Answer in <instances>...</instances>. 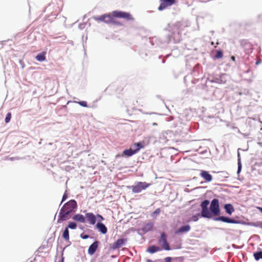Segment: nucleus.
Segmentation results:
<instances>
[{
    "label": "nucleus",
    "instance_id": "nucleus-35",
    "mask_svg": "<svg viewBox=\"0 0 262 262\" xmlns=\"http://www.w3.org/2000/svg\"><path fill=\"white\" fill-rule=\"evenodd\" d=\"M121 156V155H117L116 156V158H119V157H120Z\"/></svg>",
    "mask_w": 262,
    "mask_h": 262
},
{
    "label": "nucleus",
    "instance_id": "nucleus-10",
    "mask_svg": "<svg viewBox=\"0 0 262 262\" xmlns=\"http://www.w3.org/2000/svg\"><path fill=\"white\" fill-rule=\"evenodd\" d=\"M98 245L99 242L98 241H95L91 245L88 249V253L91 255H93L98 248Z\"/></svg>",
    "mask_w": 262,
    "mask_h": 262
},
{
    "label": "nucleus",
    "instance_id": "nucleus-24",
    "mask_svg": "<svg viewBox=\"0 0 262 262\" xmlns=\"http://www.w3.org/2000/svg\"><path fill=\"white\" fill-rule=\"evenodd\" d=\"M253 255L255 259L256 260L262 259V251L254 253Z\"/></svg>",
    "mask_w": 262,
    "mask_h": 262
},
{
    "label": "nucleus",
    "instance_id": "nucleus-3",
    "mask_svg": "<svg viewBox=\"0 0 262 262\" xmlns=\"http://www.w3.org/2000/svg\"><path fill=\"white\" fill-rule=\"evenodd\" d=\"M134 146L137 147L136 149H132L131 148L124 150L122 156L131 157L133 155L136 154L141 148L144 147L143 145L141 143H136L134 144Z\"/></svg>",
    "mask_w": 262,
    "mask_h": 262
},
{
    "label": "nucleus",
    "instance_id": "nucleus-28",
    "mask_svg": "<svg viewBox=\"0 0 262 262\" xmlns=\"http://www.w3.org/2000/svg\"><path fill=\"white\" fill-rule=\"evenodd\" d=\"M78 103L82 106L87 107V102L85 101H81L78 102Z\"/></svg>",
    "mask_w": 262,
    "mask_h": 262
},
{
    "label": "nucleus",
    "instance_id": "nucleus-11",
    "mask_svg": "<svg viewBox=\"0 0 262 262\" xmlns=\"http://www.w3.org/2000/svg\"><path fill=\"white\" fill-rule=\"evenodd\" d=\"M200 176L206 182H210L212 180V176L207 171L202 170L200 173Z\"/></svg>",
    "mask_w": 262,
    "mask_h": 262
},
{
    "label": "nucleus",
    "instance_id": "nucleus-30",
    "mask_svg": "<svg viewBox=\"0 0 262 262\" xmlns=\"http://www.w3.org/2000/svg\"><path fill=\"white\" fill-rule=\"evenodd\" d=\"M68 198L67 194L64 193V194L62 196V199L61 203H62L64 201H65Z\"/></svg>",
    "mask_w": 262,
    "mask_h": 262
},
{
    "label": "nucleus",
    "instance_id": "nucleus-29",
    "mask_svg": "<svg viewBox=\"0 0 262 262\" xmlns=\"http://www.w3.org/2000/svg\"><path fill=\"white\" fill-rule=\"evenodd\" d=\"M160 211H161L160 209V208H157V209H156V210L153 212V213H152V216H153V217H155V216H154V215H155V214H156V215H157V214H159V213H160Z\"/></svg>",
    "mask_w": 262,
    "mask_h": 262
},
{
    "label": "nucleus",
    "instance_id": "nucleus-27",
    "mask_svg": "<svg viewBox=\"0 0 262 262\" xmlns=\"http://www.w3.org/2000/svg\"><path fill=\"white\" fill-rule=\"evenodd\" d=\"M223 56V52L221 50L216 51V54L215 55V57L216 58H222Z\"/></svg>",
    "mask_w": 262,
    "mask_h": 262
},
{
    "label": "nucleus",
    "instance_id": "nucleus-1",
    "mask_svg": "<svg viewBox=\"0 0 262 262\" xmlns=\"http://www.w3.org/2000/svg\"><path fill=\"white\" fill-rule=\"evenodd\" d=\"M209 203V201L207 200H204L201 203L200 206L202 209V216L210 219L213 216L219 215L220 214V209L219 200L216 199L212 200L209 209L208 205Z\"/></svg>",
    "mask_w": 262,
    "mask_h": 262
},
{
    "label": "nucleus",
    "instance_id": "nucleus-2",
    "mask_svg": "<svg viewBox=\"0 0 262 262\" xmlns=\"http://www.w3.org/2000/svg\"><path fill=\"white\" fill-rule=\"evenodd\" d=\"M113 14L116 18H123L127 21L134 20V17L129 12L116 10L113 11Z\"/></svg>",
    "mask_w": 262,
    "mask_h": 262
},
{
    "label": "nucleus",
    "instance_id": "nucleus-39",
    "mask_svg": "<svg viewBox=\"0 0 262 262\" xmlns=\"http://www.w3.org/2000/svg\"><path fill=\"white\" fill-rule=\"evenodd\" d=\"M157 125V123H153V125Z\"/></svg>",
    "mask_w": 262,
    "mask_h": 262
},
{
    "label": "nucleus",
    "instance_id": "nucleus-19",
    "mask_svg": "<svg viewBox=\"0 0 262 262\" xmlns=\"http://www.w3.org/2000/svg\"><path fill=\"white\" fill-rule=\"evenodd\" d=\"M161 250L160 247L156 246H151L148 248L147 251L150 253H154Z\"/></svg>",
    "mask_w": 262,
    "mask_h": 262
},
{
    "label": "nucleus",
    "instance_id": "nucleus-23",
    "mask_svg": "<svg viewBox=\"0 0 262 262\" xmlns=\"http://www.w3.org/2000/svg\"><path fill=\"white\" fill-rule=\"evenodd\" d=\"M105 17V14L99 16H94V19L97 21H102L104 22V18Z\"/></svg>",
    "mask_w": 262,
    "mask_h": 262
},
{
    "label": "nucleus",
    "instance_id": "nucleus-36",
    "mask_svg": "<svg viewBox=\"0 0 262 262\" xmlns=\"http://www.w3.org/2000/svg\"><path fill=\"white\" fill-rule=\"evenodd\" d=\"M258 209L260 211V212H262V207H259Z\"/></svg>",
    "mask_w": 262,
    "mask_h": 262
},
{
    "label": "nucleus",
    "instance_id": "nucleus-33",
    "mask_svg": "<svg viewBox=\"0 0 262 262\" xmlns=\"http://www.w3.org/2000/svg\"><path fill=\"white\" fill-rule=\"evenodd\" d=\"M170 259H171L170 257H166V260L167 262H170Z\"/></svg>",
    "mask_w": 262,
    "mask_h": 262
},
{
    "label": "nucleus",
    "instance_id": "nucleus-21",
    "mask_svg": "<svg viewBox=\"0 0 262 262\" xmlns=\"http://www.w3.org/2000/svg\"><path fill=\"white\" fill-rule=\"evenodd\" d=\"M153 226H154V225L151 223H147L143 228L142 230L145 232H148L152 230V229L153 228Z\"/></svg>",
    "mask_w": 262,
    "mask_h": 262
},
{
    "label": "nucleus",
    "instance_id": "nucleus-22",
    "mask_svg": "<svg viewBox=\"0 0 262 262\" xmlns=\"http://www.w3.org/2000/svg\"><path fill=\"white\" fill-rule=\"evenodd\" d=\"M62 237L66 241L69 240V231L68 227H66L63 232Z\"/></svg>",
    "mask_w": 262,
    "mask_h": 262
},
{
    "label": "nucleus",
    "instance_id": "nucleus-18",
    "mask_svg": "<svg viewBox=\"0 0 262 262\" xmlns=\"http://www.w3.org/2000/svg\"><path fill=\"white\" fill-rule=\"evenodd\" d=\"M46 52L43 51L38 54L36 57L35 59L38 61H43L46 60Z\"/></svg>",
    "mask_w": 262,
    "mask_h": 262
},
{
    "label": "nucleus",
    "instance_id": "nucleus-6",
    "mask_svg": "<svg viewBox=\"0 0 262 262\" xmlns=\"http://www.w3.org/2000/svg\"><path fill=\"white\" fill-rule=\"evenodd\" d=\"M159 243L162 246L163 248L165 250H170L169 245L166 239V235L164 232L161 233L160 238L159 240Z\"/></svg>",
    "mask_w": 262,
    "mask_h": 262
},
{
    "label": "nucleus",
    "instance_id": "nucleus-16",
    "mask_svg": "<svg viewBox=\"0 0 262 262\" xmlns=\"http://www.w3.org/2000/svg\"><path fill=\"white\" fill-rule=\"evenodd\" d=\"M96 227L102 233L105 234L107 232V229L103 223H98L96 225Z\"/></svg>",
    "mask_w": 262,
    "mask_h": 262
},
{
    "label": "nucleus",
    "instance_id": "nucleus-37",
    "mask_svg": "<svg viewBox=\"0 0 262 262\" xmlns=\"http://www.w3.org/2000/svg\"><path fill=\"white\" fill-rule=\"evenodd\" d=\"M238 170H239L240 168H241V165H239V162H238Z\"/></svg>",
    "mask_w": 262,
    "mask_h": 262
},
{
    "label": "nucleus",
    "instance_id": "nucleus-17",
    "mask_svg": "<svg viewBox=\"0 0 262 262\" xmlns=\"http://www.w3.org/2000/svg\"><path fill=\"white\" fill-rule=\"evenodd\" d=\"M73 220L82 223H84L85 222V219L84 216L80 214H77L73 217Z\"/></svg>",
    "mask_w": 262,
    "mask_h": 262
},
{
    "label": "nucleus",
    "instance_id": "nucleus-26",
    "mask_svg": "<svg viewBox=\"0 0 262 262\" xmlns=\"http://www.w3.org/2000/svg\"><path fill=\"white\" fill-rule=\"evenodd\" d=\"M11 118V113H8L6 115V117L5 118V121L6 123H8L10 122Z\"/></svg>",
    "mask_w": 262,
    "mask_h": 262
},
{
    "label": "nucleus",
    "instance_id": "nucleus-40",
    "mask_svg": "<svg viewBox=\"0 0 262 262\" xmlns=\"http://www.w3.org/2000/svg\"><path fill=\"white\" fill-rule=\"evenodd\" d=\"M238 158H239V154H238Z\"/></svg>",
    "mask_w": 262,
    "mask_h": 262
},
{
    "label": "nucleus",
    "instance_id": "nucleus-32",
    "mask_svg": "<svg viewBox=\"0 0 262 262\" xmlns=\"http://www.w3.org/2000/svg\"><path fill=\"white\" fill-rule=\"evenodd\" d=\"M97 217L100 218L101 220H104L103 217L100 214H97Z\"/></svg>",
    "mask_w": 262,
    "mask_h": 262
},
{
    "label": "nucleus",
    "instance_id": "nucleus-9",
    "mask_svg": "<svg viewBox=\"0 0 262 262\" xmlns=\"http://www.w3.org/2000/svg\"><path fill=\"white\" fill-rule=\"evenodd\" d=\"M70 213L68 212V211H62V209H61L59 214V219L58 220V222L59 223L60 222L68 220L70 218Z\"/></svg>",
    "mask_w": 262,
    "mask_h": 262
},
{
    "label": "nucleus",
    "instance_id": "nucleus-14",
    "mask_svg": "<svg viewBox=\"0 0 262 262\" xmlns=\"http://www.w3.org/2000/svg\"><path fill=\"white\" fill-rule=\"evenodd\" d=\"M191 229L190 225H186L181 227L178 230L176 231L175 234H179L188 232Z\"/></svg>",
    "mask_w": 262,
    "mask_h": 262
},
{
    "label": "nucleus",
    "instance_id": "nucleus-34",
    "mask_svg": "<svg viewBox=\"0 0 262 262\" xmlns=\"http://www.w3.org/2000/svg\"><path fill=\"white\" fill-rule=\"evenodd\" d=\"M231 59L234 61L235 60V58L233 56H231Z\"/></svg>",
    "mask_w": 262,
    "mask_h": 262
},
{
    "label": "nucleus",
    "instance_id": "nucleus-41",
    "mask_svg": "<svg viewBox=\"0 0 262 262\" xmlns=\"http://www.w3.org/2000/svg\"><path fill=\"white\" fill-rule=\"evenodd\" d=\"M261 228H262V226H261Z\"/></svg>",
    "mask_w": 262,
    "mask_h": 262
},
{
    "label": "nucleus",
    "instance_id": "nucleus-7",
    "mask_svg": "<svg viewBox=\"0 0 262 262\" xmlns=\"http://www.w3.org/2000/svg\"><path fill=\"white\" fill-rule=\"evenodd\" d=\"M161 4L158 7L159 11H162L167 7L171 6L176 3V0H160Z\"/></svg>",
    "mask_w": 262,
    "mask_h": 262
},
{
    "label": "nucleus",
    "instance_id": "nucleus-8",
    "mask_svg": "<svg viewBox=\"0 0 262 262\" xmlns=\"http://www.w3.org/2000/svg\"><path fill=\"white\" fill-rule=\"evenodd\" d=\"M115 18V17L113 16V12L111 14H105L104 23L106 24H113L117 25H121V23H119L118 21L116 20Z\"/></svg>",
    "mask_w": 262,
    "mask_h": 262
},
{
    "label": "nucleus",
    "instance_id": "nucleus-4",
    "mask_svg": "<svg viewBox=\"0 0 262 262\" xmlns=\"http://www.w3.org/2000/svg\"><path fill=\"white\" fill-rule=\"evenodd\" d=\"M150 186V184L147 183L145 182H139L135 185L131 187L132 191L134 193H137L141 192L142 190L146 189Z\"/></svg>",
    "mask_w": 262,
    "mask_h": 262
},
{
    "label": "nucleus",
    "instance_id": "nucleus-25",
    "mask_svg": "<svg viewBox=\"0 0 262 262\" xmlns=\"http://www.w3.org/2000/svg\"><path fill=\"white\" fill-rule=\"evenodd\" d=\"M67 227L72 229H75L77 227V224L74 222H70Z\"/></svg>",
    "mask_w": 262,
    "mask_h": 262
},
{
    "label": "nucleus",
    "instance_id": "nucleus-20",
    "mask_svg": "<svg viewBox=\"0 0 262 262\" xmlns=\"http://www.w3.org/2000/svg\"><path fill=\"white\" fill-rule=\"evenodd\" d=\"M224 208L225 209L226 212L229 214H231L234 211L233 206L230 204H226Z\"/></svg>",
    "mask_w": 262,
    "mask_h": 262
},
{
    "label": "nucleus",
    "instance_id": "nucleus-38",
    "mask_svg": "<svg viewBox=\"0 0 262 262\" xmlns=\"http://www.w3.org/2000/svg\"><path fill=\"white\" fill-rule=\"evenodd\" d=\"M193 220L194 221H196L197 220V219H194V217H193Z\"/></svg>",
    "mask_w": 262,
    "mask_h": 262
},
{
    "label": "nucleus",
    "instance_id": "nucleus-31",
    "mask_svg": "<svg viewBox=\"0 0 262 262\" xmlns=\"http://www.w3.org/2000/svg\"><path fill=\"white\" fill-rule=\"evenodd\" d=\"M80 236L83 239H87L89 237L88 235H83L82 234L80 235Z\"/></svg>",
    "mask_w": 262,
    "mask_h": 262
},
{
    "label": "nucleus",
    "instance_id": "nucleus-5",
    "mask_svg": "<svg viewBox=\"0 0 262 262\" xmlns=\"http://www.w3.org/2000/svg\"><path fill=\"white\" fill-rule=\"evenodd\" d=\"M77 207V203L74 200H71L66 203L61 208L63 210L68 211V212L71 213L74 211V209Z\"/></svg>",
    "mask_w": 262,
    "mask_h": 262
},
{
    "label": "nucleus",
    "instance_id": "nucleus-13",
    "mask_svg": "<svg viewBox=\"0 0 262 262\" xmlns=\"http://www.w3.org/2000/svg\"><path fill=\"white\" fill-rule=\"evenodd\" d=\"M124 244V239H118L115 243H113L111 248L113 249H116L120 248Z\"/></svg>",
    "mask_w": 262,
    "mask_h": 262
},
{
    "label": "nucleus",
    "instance_id": "nucleus-15",
    "mask_svg": "<svg viewBox=\"0 0 262 262\" xmlns=\"http://www.w3.org/2000/svg\"><path fill=\"white\" fill-rule=\"evenodd\" d=\"M215 221H221L223 222L227 223H237L234 220L228 218L225 216H220L215 219Z\"/></svg>",
    "mask_w": 262,
    "mask_h": 262
},
{
    "label": "nucleus",
    "instance_id": "nucleus-12",
    "mask_svg": "<svg viewBox=\"0 0 262 262\" xmlns=\"http://www.w3.org/2000/svg\"><path fill=\"white\" fill-rule=\"evenodd\" d=\"M88 221L92 225H94L96 221V216L93 213H87L85 214Z\"/></svg>",
    "mask_w": 262,
    "mask_h": 262
}]
</instances>
